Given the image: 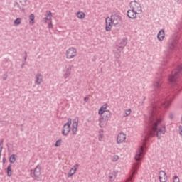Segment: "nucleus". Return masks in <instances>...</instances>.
<instances>
[{
    "label": "nucleus",
    "mask_w": 182,
    "mask_h": 182,
    "mask_svg": "<svg viewBox=\"0 0 182 182\" xmlns=\"http://www.w3.org/2000/svg\"><path fill=\"white\" fill-rule=\"evenodd\" d=\"M173 182H181V181H180L178 176H177V175H175V176H173Z\"/></svg>",
    "instance_id": "obj_30"
},
{
    "label": "nucleus",
    "mask_w": 182,
    "mask_h": 182,
    "mask_svg": "<svg viewBox=\"0 0 182 182\" xmlns=\"http://www.w3.org/2000/svg\"><path fill=\"white\" fill-rule=\"evenodd\" d=\"M71 124H72V119L71 117H68L67 122L65 123L63 126L62 134L63 136H68V134H69L71 130V127H70Z\"/></svg>",
    "instance_id": "obj_4"
},
{
    "label": "nucleus",
    "mask_w": 182,
    "mask_h": 182,
    "mask_svg": "<svg viewBox=\"0 0 182 182\" xmlns=\"http://www.w3.org/2000/svg\"><path fill=\"white\" fill-rule=\"evenodd\" d=\"M27 58H28V53H27V51L26 50V51H25V56H24V59H23L24 64H26V60H27Z\"/></svg>",
    "instance_id": "obj_35"
},
{
    "label": "nucleus",
    "mask_w": 182,
    "mask_h": 182,
    "mask_svg": "<svg viewBox=\"0 0 182 182\" xmlns=\"http://www.w3.org/2000/svg\"><path fill=\"white\" fill-rule=\"evenodd\" d=\"M20 3L22 4V1H20Z\"/></svg>",
    "instance_id": "obj_48"
},
{
    "label": "nucleus",
    "mask_w": 182,
    "mask_h": 182,
    "mask_svg": "<svg viewBox=\"0 0 182 182\" xmlns=\"http://www.w3.org/2000/svg\"><path fill=\"white\" fill-rule=\"evenodd\" d=\"M24 65H25V62H24V60H23V62H22V63L21 65V67L23 68Z\"/></svg>",
    "instance_id": "obj_43"
},
{
    "label": "nucleus",
    "mask_w": 182,
    "mask_h": 182,
    "mask_svg": "<svg viewBox=\"0 0 182 182\" xmlns=\"http://www.w3.org/2000/svg\"><path fill=\"white\" fill-rule=\"evenodd\" d=\"M156 76L155 80L153 82V95L150 106L148 107L149 111V117L146 119L148 124V131L144 135V141L142 146H139V151L135 156V161H141L142 156L145 154V149H147L146 141L150 136H156L158 139H161V134H165L166 127V124H163L161 127H159V123L162 122L161 113H160V107H168L173 99L166 97L161 93L163 89V73H160Z\"/></svg>",
    "instance_id": "obj_1"
},
{
    "label": "nucleus",
    "mask_w": 182,
    "mask_h": 182,
    "mask_svg": "<svg viewBox=\"0 0 182 182\" xmlns=\"http://www.w3.org/2000/svg\"><path fill=\"white\" fill-rule=\"evenodd\" d=\"M131 112H132L131 109H127V110H125L124 116H129V114H130Z\"/></svg>",
    "instance_id": "obj_33"
},
{
    "label": "nucleus",
    "mask_w": 182,
    "mask_h": 182,
    "mask_svg": "<svg viewBox=\"0 0 182 182\" xmlns=\"http://www.w3.org/2000/svg\"><path fill=\"white\" fill-rule=\"evenodd\" d=\"M43 81V75L41 73H37L36 75L35 83H36V85H41V83H42Z\"/></svg>",
    "instance_id": "obj_17"
},
{
    "label": "nucleus",
    "mask_w": 182,
    "mask_h": 182,
    "mask_svg": "<svg viewBox=\"0 0 182 182\" xmlns=\"http://www.w3.org/2000/svg\"><path fill=\"white\" fill-rule=\"evenodd\" d=\"M22 19L21 18H16V19L14 20V25L18 26L20 25V23H21Z\"/></svg>",
    "instance_id": "obj_27"
},
{
    "label": "nucleus",
    "mask_w": 182,
    "mask_h": 182,
    "mask_svg": "<svg viewBox=\"0 0 182 182\" xmlns=\"http://www.w3.org/2000/svg\"><path fill=\"white\" fill-rule=\"evenodd\" d=\"M139 166H140V164H139V162L137 164H134V166H133V168H132V169H133L132 176L136 175Z\"/></svg>",
    "instance_id": "obj_21"
},
{
    "label": "nucleus",
    "mask_w": 182,
    "mask_h": 182,
    "mask_svg": "<svg viewBox=\"0 0 182 182\" xmlns=\"http://www.w3.org/2000/svg\"><path fill=\"white\" fill-rule=\"evenodd\" d=\"M180 41L178 39V38H176L175 39H171V41H168V48L167 50L165 53V56L164 58V60L165 62H168V59L171 58L173 53L175 50H178V43Z\"/></svg>",
    "instance_id": "obj_2"
},
{
    "label": "nucleus",
    "mask_w": 182,
    "mask_h": 182,
    "mask_svg": "<svg viewBox=\"0 0 182 182\" xmlns=\"http://www.w3.org/2000/svg\"><path fill=\"white\" fill-rule=\"evenodd\" d=\"M109 117H111V112L105 109L103 116L99 118L100 124L101 125V123H103V122L109 120Z\"/></svg>",
    "instance_id": "obj_7"
},
{
    "label": "nucleus",
    "mask_w": 182,
    "mask_h": 182,
    "mask_svg": "<svg viewBox=\"0 0 182 182\" xmlns=\"http://www.w3.org/2000/svg\"><path fill=\"white\" fill-rule=\"evenodd\" d=\"M78 167H79V164H76V165H74V166H73V175H75V172L77 171V168Z\"/></svg>",
    "instance_id": "obj_31"
},
{
    "label": "nucleus",
    "mask_w": 182,
    "mask_h": 182,
    "mask_svg": "<svg viewBox=\"0 0 182 182\" xmlns=\"http://www.w3.org/2000/svg\"><path fill=\"white\" fill-rule=\"evenodd\" d=\"M73 171H74V168H72L69 171V172H68V178H71V176H73L74 175Z\"/></svg>",
    "instance_id": "obj_29"
},
{
    "label": "nucleus",
    "mask_w": 182,
    "mask_h": 182,
    "mask_svg": "<svg viewBox=\"0 0 182 182\" xmlns=\"http://www.w3.org/2000/svg\"><path fill=\"white\" fill-rule=\"evenodd\" d=\"M61 141H62V139H58L55 144V147H59V146H60L61 144Z\"/></svg>",
    "instance_id": "obj_32"
},
{
    "label": "nucleus",
    "mask_w": 182,
    "mask_h": 182,
    "mask_svg": "<svg viewBox=\"0 0 182 182\" xmlns=\"http://www.w3.org/2000/svg\"><path fill=\"white\" fill-rule=\"evenodd\" d=\"M130 5L134 6V11L136 12V15L137 16L138 12H142V8L141 6V4L138 1H131Z\"/></svg>",
    "instance_id": "obj_6"
},
{
    "label": "nucleus",
    "mask_w": 182,
    "mask_h": 182,
    "mask_svg": "<svg viewBox=\"0 0 182 182\" xmlns=\"http://www.w3.org/2000/svg\"><path fill=\"white\" fill-rule=\"evenodd\" d=\"M6 158H3V164H6Z\"/></svg>",
    "instance_id": "obj_45"
},
{
    "label": "nucleus",
    "mask_w": 182,
    "mask_h": 182,
    "mask_svg": "<svg viewBox=\"0 0 182 182\" xmlns=\"http://www.w3.org/2000/svg\"><path fill=\"white\" fill-rule=\"evenodd\" d=\"M52 19V12L50 11H46V17L43 18V22H48V21H51Z\"/></svg>",
    "instance_id": "obj_19"
},
{
    "label": "nucleus",
    "mask_w": 182,
    "mask_h": 182,
    "mask_svg": "<svg viewBox=\"0 0 182 182\" xmlns=\"http://www.w3.org/2000/svg\"><path fill=\"white\" fill-rule=\"evenodd\" d=\"M173 117H174L173 113H170V114H169V118H170V119H173Z\"/></svg>",
    "instance_id": "obj_40"
},
{
    "label": "nucleus",
    "mask_w": 182,
    "mask_h": 182,
    "mask_svg": "<svg viewBox=\"0 0 182 182\" xmlns=\"http://www.w3.org/2000/svg\"><path fill=\"white\" fill-rule=\"evenodd\" d=\"M4 139H1L0 141V154L1 156V153H2V150L4 149Z\"/></svg>",
    "instance_id": "obj_28"
},
{
    "label": "nucleus",
    "mask_w": 182,
    "mask_h": 182,
    "mask_svg": "<svg viewBox=\"0 0 182 182\" xmlns=\"http://www.w3.org/2000/svg\"><path fill=\"white\" fill-rule=\"evenodd\" d=\"M7 176L11 177L12 176V165L10 164V165L8 166L6 169Z\"/></svg>",
    "instance_id": "obj_22"
},
{
    "label": "nucleus",
    "mask_w": 182,
    "mask_h": 182,
    "mask_svg": "<svg viewBox=\"0 0 182 182\" xmlns=\"http://www.w3.org/2000/svg\"><path fill=\"white\" fill-rule=\"evenodd\" d=\"M105 21H106L105 30L107 31H111L113 25L112 14L110 18L109 16H107V18H105Z\"/></svg>",
    "instance_id": "obj_10"
},
{
    "label": "nucleus",
    "mask_w": 182,
    "mask_h": 182,
    "mask_svg": "<svg viewBox=\"0 0 182 182\" xmlns=\"http://www.w3.org/2000/svg\"><path fill=\"white\" fill-rule=\"evenodd\" d=\"M53 25L52 23V21H50V22L48 23V28L49 29H50L51 28H53Z\"/></svg>",
    "instance_id": "obj_37"
},
{
    "label": "nucleus",
    "mask_w": 182,
    "mask_h": 182,
    "mask_svg": "<svg viewBox=\"0 0 182 182\" xmlns=\"http://www.w3.org/2000/svg\"><path fill=\"white\" fill-rule=\"evenodd\" d=\"M14 6L17 7V8H19V9H22V8H21L20 4H18V2H15L14 3Z\"/></svg>",
    "instance_id": "obj_34"
},
{
    "label": "nucleus",
    "mask_w": 182,
    "mask_h": 182,
    "mask_svg": "<svg viewBox=\"0 0 182 182\" xmlns=\"http://www.w3.org/2000/svg\"><path fill=\"white\" fill-rule=\"evenodd\" d=\"M118 159H119V156H116L114 159V161H118Z\"/></svg>",
    "instance_id": "obj_44"
},
{
    "label": "nucleus",
    "mask_w": 182,
    "mask_h": 182,
    "mask_svg": "<svg viewBox=\"0 0 182 182\" xmlns=\"http://www.w3.org/2000/svg\"><path fill=\"white\" fill-rule=\"evenodd\" d=\"M115 58H117V59H119L120 55L119 53L117 55H115Z\"/></svg>",
    "instance_id": "obj_42"
},
{
    "label": "nucleus",
    "mask_w": 182,
    "mask_h": 182,
    "mask_svg": "<svg viewBox=\"0 0 182 182\" xmlns=\"http://www.w3.org/2000/svg\"><path fill=\"white\" fill-rule=\"evenodd\" d=\"M29 23L30 25H33L34 22H35V15L34 14H31V15H29Z\"/></svg>",
    "instance_id": "obj_23"
},
{
    "label": "nucleus",
    "mask_w": 182,
    "mask_h": 182,
    "mask_svg": "<svg viewBox=\"0 0 182 182\" xmlns=\"http://www.w3.org/2000/svg\"><path fill=\"white\" fill-rule=\"evenodd\" d=\"M132 9H129L127 12V16L131 19H135L136 18V12H134V6L130 5Z\"/></svg>",
    "instance_id": "obj_11"
},
{
    "label": "nucleus",
    "mask_w": 182,
    "mask_h": 182,
    "mask_svg": "<svg viewBox=\"0 0 182 182\" xmlns=\"http://www.w3.org/2000/svg\"><path fill=\"white\" fill-rule=\"evenodd\" d=\"M16 155H14V154H13V155H11V156L9 158V162L11 164H14V162H16Z\"/></svg>",
    "instance_id": "obj_25"
},
{
    "label": "nucleus",
    "mask_w": 182,
    "mask_h": 182,
    "mask_svg": "<svg viewBox=\"0 0 182 182\" xmlns=\"http://www.w3.org/2000/svg\"><path fill=\"white\" fill-rule=\"evenodd\" d=\"M103 136H104L103 134H100V135H99V140H102Z\"/></svg>",
    "instance_id": "obj_41"
},
{
    "label": "nucleus",
    "mask_w": 182,
    "mask_h": 182,
    "mask_svg": "<svg viewBox=\"0 0 182 182\" xmlns=\"http://www.w3.org/2000/svg\"><path fill=\"white\" fill-rule=\"evenodd\" d=\"M78 119L76 120V119H75L73 120V127H72V132L73 134H77V127H78Z\"/></svg>",
    "instance_id": "obj_15"
},
{
    "label": "nucleus",
    "mask_w": 182,
    "mask_h": 182,
    "mask_svg": "<svg viewBox=\"0 0 182 182\" xmlns=\"http://www.w3.org/2000/svg\"><path fill=\"white\" fill-rule=\"evenodd\" d=\"M127 42H128L127 38H123L122 39H119V41H118V43L117 44V46H118V48H124V46L127 45Z\"/></svg>",
    "instance_id": "obj_14"
},
{
    "label": "nucleus",
    "mask_w": 182,
    "mask_h": 182,
    "mask_svg": "<svg viewBox=\"0 0 182 182\" xmlns=\"http://www.w3.org/2000/svg\"><path fill=\"white\" fill-rule=\"evenodd\" d=\"M182 70V66L179 65L177 67L176 70H173L171 72V74L168 77V80L172 85V88L174 89V90L178 91V84L177 82L178 77H179Z\"/></svg>",
    "instance_id": "obj_3"
},
{
    "label": "nucleus",
    "mask_w": 182,
    "mask_h": 182,
    "mask_svg": "<svg viewBox=\"0 0 182 182\" xmlns=\"http://www.w3.org/2000/svg\"><path fill=\"white\" fill-rule=\"evenodd\" d=\"M109 181L113 182V181H114V179H116V172H112V173H109Z\"/></svg>",
    "instance_id": "obj_24"
},
{
    "label": "nucleus",
    "mask_w": 182,
    "mask_h": 182,
    "mask_svg": "<svg viewBox=\"0 0 182 182\" xmlns=\"http://www.w3.org/2000/svg\"><path fill=\"white\" fill-rule=\"evenodd\" d=\"M77 16L80 18V19H83L85 16V14L84 12H77Z\"/></svg>",
    "instance_id": "obj_26"
},
{
    "label": "nucleus",
    "mask_w": 182,
    "mask_h": 182,
    "mask_svg": "<svg viewBox=\"0 0 182 182\" xmlns=\"http://www.w3.org/2000/svg\"><path fill=\"white\" fill-rule=\"evenodd\" d=\"M1 154L0 153V160H1Z\"/></svg>",
    "instance_id": "obj_47"
},
{
    "label": "nucleus",
    "mask_w": 182,
    "mask_h": 182,
    "mask_svg": "<svg viewBox=\"0 0 182 182\" xmlns=\"http://www.w3.org/2000/svg\"><path fill=\"white\" fill-rule=\"evenodd\" d=\"M146 100V96H144V99H143V100Z\"/></svg>",
    "instance_id": "obj_46"
},
{
    "label": "nucleus",
    "mask_w": 182,
    "mask_h": 182,
    "mask_svg": "<svg viewBox=\"0 0 182 182\" xmlns=\"http://www.w3.org/2000/svg\"><path fill=\"white\" fill-rule=\"evenodd\" d=\"M122 21V17L117 12H112V23L114 25H119Z\"/></svg>",
    "instance_id": "obj_9"
},
{
    "label": "nucleus",
    "mask_w": 182,
    "mask_h": 182,
    "mask_svg": "<svg viewBox=\"0 0 182 182\" xmlns=\"http://www.w3.org/2000/svg\"><path fill=\"white\" fill-rule=\"evenodd\" d=\"M41 175V168L38 165L36 168L33 171H31V176L32 178H39Z\"/></svg>",
    "instance_id": "obj_8"
},
{
    "label": "nucleus",
    "mask_w": 182,
    "mask_h": 182,
    "mask_svg": "<svg viewBox=\"0 0 182 182\" xmlns=\"http://www.w3.org/2000/svg\"><path fill=\"white\" fill-rule=\"evenodd\" d=\"M126 135L125 134H123V132H120V134H118L117 136V143H123L124 140H126Z\"/></svg>",
    "instance_id": "obj_16"
},
{
    "label": "nucleus",
    "mask_w": 182,
    "mask_h": 182,
    "mask_svg": "<svg viewBox=\"0 0 182 182\" xmlns=\"http://www.w3.org/2000/svg\"><path fill=\"white\" fill-rule=\"evenodd\" d=\"M21 130H23V128Z\"/></svg>",
    "instance_id": "obj_49"
},
{
    "label": "nucleus",
    "mask_w": 182,
    "mask_h": 182,
    "mask_svg": "<svg viewBox=\"0 0 182 182\" xmlns=\"http://www.w3.org/2000/svg\"><path fill=\"white\" fill-rule=\"evenodd\" d=\"M159 179L160 182H167L168 176L165 171H160L159 175Z\"/></svg>",
    "instance_id": "obj_13"
},
{
    "label": "nucleus",
    "mask_w": 182,
    "mask_h": 182,
    "mask_svg": "<svg viewBox=\"0 0 182 182\" xmlns=\"http://www.w3.org/2000/svg\"><path fill=\"white\" fill-rule=\"evenodd\" d=\"M71 70H72V66L71 65H68L65 67V69H64L63 72V77L65 79H68L69 76L71 75Z\"/></svg>",
    "instance_id": "obj_12"
},
{
    "label": "nucleus",
    "mask_w": 182,
    "mask_h": 182,
    "mask_svg": "<svg viewBox=\"0 0 182 182\" xmlns=\"http://www.w3.org/2000/svg\"><path fill=\"white\" fill-rule=\"evenodd\" d=\"M8 77V75L7 73H4L3 75V80H6Z\"/></svg>",
    "instance_id": "obj_36"
},
{
    "label": "nucleus",
    "mask_w": 182,
    "mask_h": 182,
    "mask_svg": "<svg viewBox=\"0 0 182 182\" xmlns=\"http://www.w3.org/2000/svg\"><path fill=\"white\" fill-rule=\"evenodd\" d=\"M89 99H90L89 96H85V97H84L85 102H88Z\"/></svg>",
    "instance_id": "obj_39"
},
{
    "label": "nucleus",
    "mask_w": 182,
    "mask_h": 182,
    "mask_svg": "<svg viewBox=\"0 0 182 182\" xmlns=\"http://www.w3.org/2000/svg\"><path fill=\"white\" fill-rule=\"evenodd\" d=\"M179 134L182 136V126H181V124L179 125Z\"/></svg>",
    "instance_id": "obj_38"
},
{
    "label": "nucleus",
    "mask_w": 182,
    "mask_h": 182,
    "mask_svg": "<svg viewBox=\"0 0 182 182\" xmlns=\"http://www.w3.org/2000/svg\"><path fill=\"white\" fill-rule=\"evenodd\" d=\"M165 38V30L161 29L157 34V39L160 41H164Z\"/></svg>",
    "instance_id": "obj_18"
},
{
    "label": "nucleus",
    "mask_w": 182,
    "mask_h": 182,
    "mask_svg": "<svg viewBox=\"0 0 182 182\" xmlns=\"http://www.w3.org/2000/svg\"><path fill=\"white\" fill-rule=\"evenodd\" d=\"M107 107V104L105 103L103 106H101V107L99 109V114H101L100 117H103L105 113V109Z\"/></svg>",
    "instance_id": "obj_20"
},
{
    "label": "nucleus",
    "mask_w": 182,
    "mask_h": 182,
    "mask_svg": "<svg viewBox=\"0 0 182 182\" xmlns=\"http://www.w3.org/2000/svg\"><path fill=\"white\" fill-rule=\"evenodd\" d=\"M77 49L76 48H74L72 46L71 48H69L66 50V58L67 59H72L73 58H75V56H77Z\"/></svg>",
    "instance_id": "obj_5"
}]
</instances>
